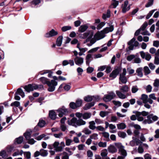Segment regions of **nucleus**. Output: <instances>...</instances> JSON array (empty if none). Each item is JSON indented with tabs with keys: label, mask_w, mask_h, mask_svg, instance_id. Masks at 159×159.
<instances>
[{
	"label": "nucleus",
	"mask_w": 159,
	"mask_h": 159,
	"mask_svg": "<svg viewBox=\"0 0 159 159\" xmlns=\"http://www.w3.org/2000/svg\"><path fill=\"white\" fill-rule=\"evenodd\" d=\"M137 116V120L139 121H142L144 124H150L154 122L157 120L158 117L156 115H154L153 114H151L147 117V119L144 120L143 117L141 116V115L138 112L136 113Z\"/></svg>",
	"instance_id": "f257e3e1"
},
{
	"label": "nucleus",
	"mask_w": 159,
	"mask_h": 159,
	"mask_svg": "<svg viewBox=\"0 0 159 159\" xmlns=\"http://www.w3.org/2000/svg\"><path fill=\"white\" fill-rule=\"evenodd\" d=\"M39 80L43 84H47L49 86L48 90L49 92L53 91L55 89V86L57 84V82L55 80H52L50 82L47 78L43 77L40 78Z\"/></svg>",
	"instance_id": "f03ea898"
},
{
	"label": "nucleus",
	"mask_w": 159,
	"mask_h": 159,
	"mask_svg": "<svg viewBox=\"0 0 159 159\" xmlns=\"http://www.w3.org/2000/svg\"><path fill=\"white\" fill-rule=\"evenodd\" d=\"M113 30L114 27L112 25L109 27H106L100 32L97 33L94 35V38L97 40H100L105 36V34L108 33L109 32H112Z\"/></svg>",
	"instance_id": "7ed1b4c3"
},
{
	"label": "nucleus",
	"mask_w": 159,
	"mask_h": 159,
	"mask_svg": "<svg viewBox=\"0 0 159 159\" xmlns=\"http://www.w3.org/2000/svg\"><path fill=\"white\" fill-rule=\"evenodd\" d=\"M93 32L92 31H87L83 34H81L80 37L81 39H85L88 37V38L86 39V42H88L90 40V43H91L90 45H92L94 43L97 41L94 38L91 39L93 35Z\"/></svg>",
	"instance_id": "20e7f679"
},
{
	"label": "nucleus",
	"mask_w": 159,
	"mask_h": 159,
	"mask_svg": "<svg viewBox=\"0 0 159 159\" xmlns=\"http://www.w3.org/2000/svg\"><path fill=\"white\" fill-rule=\"evenodd\" d=\"M116 147L118 149V152L120 156H118L117 159H125L127 155L126 151L124 149V147L120 143H115Z\"/></svg>",
	"instance_id": "39448f33"
},
{
	"label": "nucleus",
	"mask_w": 159,
	"mask_h": 159,
	"mask_svg": "<svg viewBox=\"0 0 159 159\" xmlns=\"http://www.w3.org/2000/svg\"><path fill=\"white\" fill-rule=\"evenodd\" d=\"M86 122L81 119H79L77 120L75 117H73L70 120V125H72L75 127L86 124Z\"/></svg>",
	"instance_id": "423d86ee"
},
{
	"label": "nucleus",
	"mask_w": 159,
	"mask_h": 159,
	"mask_svg": "<svg viewBox=\"0 0 159 159\" xmlns=\"http://www.w3.org/2000/svg\"><path fill=\"white\" fill-rule=\"evenodd\" d=\"M126 74V70L125 68H124L123 69L122 72L120 74L119 80L121 83L119 82V84H121L122 83L125 84L127 83V80L125 76Z\"/></svg>",
	"instance_id": "0eeeda50"
},
{
	"label": "nucleus",
	"mask_w": 159,
	"mask_h": 159,
	"mask_svg": "<svg viewBox=\"0 0 159 159\" xmlns=\"http://www.w3.org/2000/svg\"><path fill=\"white\" fill-rule=\"evenodd\" d=\"M53 146L56 152H61L65 146L64 142H61L60 144L58 142L55 141L53 144Z\"/></svg>",
	"instance_id": "6e6552de"
},
{
	"label": "nucleus",
	"mask_w": 159,
	"mask_h": 159,
	"mask_svg": "<svg viewBox=\"0 0 159 159\" xmlns=\"http://www.w3.org/2000/svg\"><path fill=\"white\" fill-rule=\"evenodd\" d=\"M128 44L129 46V48L130 50H132L134 47H137L139 44V42L136 41L135 38H133L128 43Z\"/></svg>",
	"instance_id": "1a4fd4ad"
},
{
	"label": "nucleus",
	"mask_w": 159,
	"mask_h": 159,
	"mask_svg": "<svg viewBox=\"0 0 159 159\" xmlns=\"http://www.w3.org/2000/svg\"><path fill=\"white\" fill-rule=\"evenodd\" d=\"M116 96V95L113 92H111L108 94L104 95L103 100L105 102H108L112 100Z\"/></svg>",
	"instance_id": "9d476101"
},
{
	"label": "nucleus",
	"mask_w": 159,
	"mask_h": 159,
	"mask_svg": "<svg viewBox=\"0 0 159 159\" xmlns=\"http://www.w3.org/2000/svg\"><path fill=\"white\" fill-rule=\"evenodd\" d=\"M58 113V116L60 117H62L64 115H66L68 112V110L64 106L59 108L57 110Z\"/></svg>",
	"instance_id": "9b49d317"
},
{
	"label": "nucleus",
	"mask_w": 159,
	"mask_h": 159,
	"mask_svg": "<svg viewBox=\"0 0 159 159\" xmlns=\"http://www.w3.org/2000/svg\"><path fill=\"white\" fill-rule=\"evenodd\" d=\"M38 85H33L31 84H29L27 85H26L24 87V89L25 90L28 92H30V91H32L34 90L37 89L38 88Z\"/></svg>",
	"instance_id": "f8f14e48"
},
{
	"label": "nucleus",
	"mask_w": 159,
	"mask_h": 159,
	"mask_svg": "<svg viewBox=\"0 0 159 159\" xmlns=\"http://www.w3.org/2000/svg\"><path fill=\"white\" fill-rule=\"evenodd\" d=\"M58 34L57 31H55L54 29H52L49 32L45 34V37L46 38H49L56 36Z\"/></svg>",
	"instance_id": "ddd939ff"
},
{
	"label": "nucleus",
	"mask_w": 159,
	"mask_h": 159,
	"mask_svg": "<svg viewBox=\"0 0 159 159\" xmlns=\"http://www.w3.org/2000/svg\"><path fill=\"white\" fill-rule=\"evenodd\" d=\"M141 99L143 100V102L144 103H146L147 102H149V103L152 104L153 103V101L152 100H150L148 98V96L147 95L143 94L141 96Z\"/></svg>",
	"instance_id": "4468645a"
},
{
	"label": "nucleus",
	"mask_w": 159,
	"mask_h": 159,
	"mask_svg": "<svg viewBox=\"0 0 159 159\" xmlns=\"http://www.w3.org/2000/svg\"><path fill=\"white\" fill-rule=\"evenodd\" d=\"M74 61L76 65L80 66L84 62V59L81 57H77L74 58Z\"/></svg>",
	"instance_id": "2eb2a0df"
},
{
	"label": "nucleus",
	"mask_w": 159,
	"mask_h": 159,
	"mask_svg": "<svg viewBox=\"0 0 159 159\" xmlns=\"http://www.w3.org/2000/svg\"><path fill=\"white\" fill-rule=\"evenodd\" d=\"M108 150L109 152L112 153H114L117 151V149L113 145H110L108 148Z\"/></svg>",
	"instance_id": "dca6fc26"
},
{
	"label": "nucleus",
	"mask_w": 159,
	"mask_h": 159,
	"mask_svg": "<svg viewBox=\"0 0 159 159\" xmlns=\"http://www.w3.org/2000/svg\"><path fill=\"white\" fill-rule=\"evenodd\" d=\"M88 28V26L86 24L81 25L78 29V31L81 33H83Z\"/></svg>",
	"instance_id": "f3484780"
},
{
	"label": "nucleus",
	"mask_w": 159,
	"mask_h": 159,
	"mask_svg": "<svg viewBox=\"0 0 159 159\" xmlns=\"http://www.w3.org/2000/svg\"><path fill=\"white\" fill-rule=\"evenodd\" d=\"M49 117L53 120H55L57 117V115L56 112L53 111H50L49 113Z\"/></svg>",
	"instance_id": "a211bd4d"
},
{
	"label": "nucleus",
	"mask_w": 159,
	"mask_h": 159,
	"mask_svg": "<svg viewBox=\"0 0 159 159\" xmlns=\"http://www.w3.org/2000/svg\"><path fill=\"white\" fill-rule=\"evenodd\" d=\"M119 72L118 70L116 69L113 70L111 73L110 74V77L112 78V79L115 78L117 75L119 74Z\"/></svg>",
	"instance_id": "6ab92c4d"
},
{
	"label": "nucleus",
	"mask_w": 159,
	"mask_h": 159,
	"mask_svg": "<svg viewBox=\"0 0 159 159\" xmlns=\"http://www.w3.org/2000/svg\"><path fill=\"white\" fill-rule=\"evenodd\" d=\"M116 93L118 97L120 98L124 99L126 98V96L125 95L119 91H116Z\"/></svg>",
	"instance_id": "aec40b11"
},
{
	"label": "nucleus",
	"mask_w": 159,
	"mask_h": 159,
	"mask_svg": "<svg viewBox=\"0 0 159 159\" xmlns=\"http://www.w3.org/2000/svg\"><path fill=\"white\" fill-rule=\"evenodd\" d=\"M143 68L139 67L136 70V72L138 76L142 77L143 76V73L142 72Z\"/></svg>",
	"instance_id": "412c9836"
},
{
	"label": "nucleus",
	"mask_w": 159,
	"mask_h": 159,
	"mask_svg": "<svg viewBox=\"0 0 159 159\" xmlns=\"http://www.w3.org/2000/svg\"><path fill=\"white\" fill-rule=\"evenodd\" d=\"M63 39V37L62 36H60L58 37L57 40L56 45L58 46H60L62 43Z\"/></svg>",
	"instance_id": "4be33fe9"
},
{
	"label": "nucleus",
	"mask_w": 159,
	"mask_h": 159,
	"mask_svg": "<svg viewBox=\"0 0 159 159\" xmlns=\"http://www.w3.org/2000/svg\"><path fill=\"white\" fill-rule=\"evenodd\" d=\"M40 3V0H33L31 2V7L33 8L35 7Z\"/></svg>",
	"instance_id": "5701e85b"
},
{
	"label": "nucleus",
	"mask_w": 159,
	"mask_h": 159,
	"mask_svg": "<svg viewBox=\"0 0 159 159\" xmlns=\"http://www.w3.org/2000/svg\"><path fill=\"white\" fill-rule=\"evenodd\" d=\"M95 103L94 102H92L89 103H88L85 105L84 107V110H87L90 108L91 107L93 106L94 105Z\"/></svg>",
	"instance_id": "b1692460"
},
{
	"label": "nucleus",
	"mask_w": 159,
	"mask_h": 159,
	"mask_svg": "<svg viewBox=\"0 0 159 159\" xmlns=\"http://www.w3.org/2000/svg\"><path fill=\"white\" fill-rule=\"evenodd\" d=\"M89 127L92 130H94L96 129V127L95 126V123L94 121H92L89 122Z\"/></svg>",
	"instance_id": "393cba45"
},
{
	"label": "nucleus",
	"mask_w": 159,
	"mask_h": 159,
	"mask_svg": "<svg viewBox=\"0 0 159 159\" xmlns=\"http://www.w3.org/2000/svg\"><path fill=\"white\" fill-rule=\"evenodd\" d=\"M92 116V114L90 112H86L83 114V118L84 120H87L90 118Z\"/></svg>",
	"instance_id": "a878e982"
},
{
	"label": "nucleus",
	"mask_w": 159,
	"mask_h": 159,
	"mask_svg": "<svg viewBox=\"0 0 159 159\" xmlns=\"http://www.w3.org/2000/svg\"><path fill=\"white\" fill-rule=\"evenodd\" d=\"M119 2L116 0H112L111 1V7L112 8H116L118 5Z\"/></svg>",
	"instance_id": "bb28decb"
},
{
	"label": "nucleus",
	"mask_w": 159,
	"mask_h": 159,
	"mask_svg": "<svg viewBox=\"0 0 159 159\" xmlns=\"http://www.w3.org/2000/svg\"><path fill=\"white\" fill-rule=\"evenodd\" d=\"M111 16V11L109 10H108L107 11L106 14H103L102 18L105 20L107 18H109Z\"/></svg>",
	"instance_id": "cd10ccee"
},
{
	"label": "nucleus",
	"mask_w": 159,
	"mask_h": 159,
	"mask_svg": "<svg viewBox=\"0 0 159 159\" xmlns=\"http://www.w3.org/2000/svg\"><path fill=\"white\" fill-rule=\"evenodd\" d=\"M129 89V87L126 85H125L123 86H121L120 88V90L124 93H126L128 92Z\"/></svg>",
	"instance_id": "c85d7f7f"
},
{
	"label": "nucleus",
	"mask_w": 159,
	"mask_h": 159,
	"mask_svg": "<svg viewBox=\"0 0 159 159\" xmlns=\"http://www.w3.org/2000/svg\"><path fill=\"white\" fill-rule=\"evenodd\" d=\"M16 93H17L18 94L21 96L22 98H24L25 96L24 92L21 88L18 89Z\"/></svg>",
	"instance_id": "c756f323"
},
{
	"label": "nucleus",
	"mask_w": 159,
	"mask_h": 159,
	"mask_svg": "<svg viewBox=\"0 0 159 159\" xmlns=\"http://www.w3.org/2000/svg\"><path fill=\"white\" fill-rule=\"evenodd\" d=\"M144 75H147L151 73V71L149 67L147 66H145L143 68Z\"/></svg>",
	"instance_id": "7c9ffc66"
},
{
	"label": "nucleus",
	"mask_w": 159,
	"mask_h": 159,
	"mask_svg": "<svg viewBox=\"0 0 159 159\" xmlns=\"http://www.w3.org/2000/svg\"><path fill=\"white\" fill-rule=\"evenodd\" d=\"M40 151L41 156L44 157H46L47 156L48 153L47 151L42 149L40 150Z\"/></svg>",
	"instance_id": "2f4dec72"
},
{
	"label": "nucleus",
	"mask_w": 159,
	"mask_h": 159,
	"mask_svg": "<svg viewBox=\"0 0 159 159\" xmlns=\"http://www.w3.org/2000/svg\"><path fill=\"white\" fill-rule=\"evenodd\" d=\"M117 127L118 129H124L126 128V125L125 123H121L117 125Z\"/></svg>",
	"instance_id": "473e14b6"
},
{
	"label": "nucleus",
	"mask_w": 159,
	"mask_h": 159,
	"mask_svg": "<svg viewBox=\"0 0 159 159\" xmlns=\"http://www.w3.org/2000/svg\"><path fill=\"white\" fill-rule=\"evenodd\" d=\"M32 131H27L24 134V136L26 140L29 139L31 137Z\"/></svg>",
	"instance_id": "72a5a7b5"
},
{
	"label": "nucleus",
	"mask_w": 159,
	"mask_h": 159,
	"mask_svg": "<svg viewBox=\"0 0 159 159\" xmlns=\"http://www.w3.org/2000/svg\"><path fill=\"white\" fill-rule=\"evenodd\" d=\"M135 56V57L134 58V60H133V63H136L137 64L140 63L141 62L140 58L137 56V54H136Z\"/></svg>",
	"instance_id": "f704fd0d"
},
{
	"label": "nucleus",
	"mask_w": 159,
	"mask_h": 159,
	"mask_svg": "<svg viewBox=\"0 0 159 159\" xmlns=\"http://www.w3.org/2000/svg\"><path fill=\"white\" fill-rule=\"evenodd\" d=\"M45 121L43 120L40 119L38 125L40 127H43L45 125Z\"/></svg>",
	"instance_id": "c9c22d12"
},
{
	"label": "nucleus",
	"mask_w": 159,
	"mask_h": 159,
	"mask_svg": "<svg viewBox=\"0 0 159 159\" xmlns=\"http://www.w3.org/2000/svg\"><path fill=\"white\" fill-rule=\"evenodd\" d=\"M23 140V137L21 136H20L19 138L16 139L15 143H16L18 144H20L22 142Z\"/></svg>",
	"instance_id": "e433bc0d"
},
{
	"label": "nucleus",
	"mask_w": 159,
	"mask_h": 159,
	"mask_svg": "<svg viewBox=\"0 0 159 159\" xmlns=\"http://www.w3.org/2000/svg\"><path fill=\"white\" fill-rule=\"evenodd\" d=\"M84 100L87 102H90L93 100V96L88 95L84 98Z\"/></svg>",
	"instance_id": "4c0bfd02"
},
{
	"label": "nucleus",
	"mask_w": 159,
	"mask_h": 159,
	"mask_svg": "<svg viewBox=\"0 0 159 159\" xmlns=\"http://www.w3.org/2000/svg\"><path fill=\"white\" fill-rule=\"evenodd\" d=\"M122 12L123 13H125L130 9V6H129L127 7L123 5L122 6Z\"/></svg>",
	"instance_id": "58836bf2"
},
{
	"label": "nucleus",
	"mask_w": 159,
	"mask_h": 159,
	"mask_svg": "<svg viewBox=\"0 0 159 159\" xmlns=\"http://www.w3.org/2000/svg\"><path fill=\"white\" fill-rule=\"evenodd\" d=\"M118 134L119 137L122 138H124L126 136V133L120 131L118 132Z\"/></svg>",
	"instance_id": "ea45409f"
},
{
	"label": "nucleus",
	"mask_w": 159,
	"mask_h": 159,
	"mask_svg": "<svg viewBox=\"0 0 159 159\" xmlns=\"http://www.w3.org/2000/svg\"><path fill=\"white\" fill-rule=\"evenodd\" d=\"M135 57V56L134 55L131 54L130 55L128 56L126 58V59L127 61H130L133 59H134V58Z\"/></svg>",
	"instance_id": "a19ab883"
},
{
	"label": "nucleus",
	"mask_w": 159,
	"mask_h": 159,
	"mask_svg": "<svg viewBox=\"0 0 159 159\" xmlns=\"http://www.w3.org/2000/svg\"><path fill=\"white\" fill-rule=\"evenodd\" d=\"M82 132L85 134H89L91 133V131L87 128H84Z\"/></svg>",
	"instance_id": "79ce46f5"
},
{
	"label": "nucleus",
	"mask_w": 159,
	"mask_h": 159,
	"mask_svg": "<svg viewBox=\"0 0 159 159\" xmlns=\"http://www.w3.org/2000/svg\"><path fill=\"white\" fill-rule=\"evenodd\" d=\"M15 150V147L12 145L9 146L7 147V151L8 152H11L14 151Z\"/></svg>",
	"instance_id": "37998d69"
},
{
	"label": "nucleus",
	"mask_w": 159,
	"mask_h": 159,
	"mask_svg": "<svg viewBox=\"0 0 159 159\" xmlns=\"http://www.w3.org/2000/svg\"><path fill=\"white\" fill-rule=\"evenodd\" d=\"M25 157L27 159H29L30 158L31 153L29 152H25L24 153Z\"/></svg>",
	"instance_id": "c03bdc74"
},
{
	"label": "nucleus",
	"mask_w": 159,
	"mask_h": 159,
	"mask_svg": "<svg viewBox=\"0 0 159 159\" xmlns=\"http://www.w3.org/2000/svg\"><path fill=\"white\" fill-rule=\"evenodd\" d=\"M75 103L77 107H80L82 104V100L80 99H77Z\"/></svg>",
	"instance_id": "a18cd8bd"
},
{
	"label": "nucleus",
	"mask_w": 159,
	"mask_h": 159,
	"mask_svg": "<svg viewBox=\"0 0 159 159\" xmlns=\"http://www.w3.org/2000/svg\"><path fill=\"white\" fill-rule=\"evenodd\" d=\"M90 138L91 139L94 140H97L98 139V134H97L94 133L91 135Z\"/></svg>",
	"instance_id": "49530a36"
},
{
	"label": "nucleus",
	"mask_w": 159,
	"mask_h": 159,
	"mask_svg": "<svg viewBox=\"0 0 159 159\" xmlns=\"http://www.w3.org/2000/svg\"><path fill=\"white\" fill-rule=\"evenodd\" d=\"M98 145L100 147L105 148L107 146V143L106 142H99L98 143Z\"/></svg>",
	"instance_id": "de8ad7c7"
},
{
	"label": "nucleus",
	"mask_w": 159,
	"mask_h": 159,
	"mask_svg": "<svg viewBox=\"0 0 159 159\" xmlns=\"http://www.w3.org/2000/svg\"><path fill=\"white\" fill-rule=\"evenodd\" d=\"M155 11V10H153L150 11L146 16V19H149L152 15V14Z\"/></svg>",
	"instance_id": "09e8293b"
},
{
	"label": "nucleus",
	"mask_w": 159,
	"mask_h": 159,
	"mask_svg": "<svg viewBox=\"0 0 159 159\" xmlns=\"http://www.w3.org/2000/svg\"><path fill=\"white\" fill-rule=\"evenodd\" d=\"M105 25L104 22H101L99 24L97 27V29L98 30L101 29Z\"/></svg>",
	"instance_id": "8fccbe9b"
},
{
	"label": "nucleus",
	"mask_w": 159,
	"mask_h": 159,
	"mask_svg": "<svg viewBox=\"0 0 159 159\" xmlns=\"http://www.w3.org/2000/svg\"><path fill=\"white\" fill-rule=\"evenodd\" d=\"M148 25V24L147 22H145L139 29L142 30H144L146 29Z\"/></svg>",
	"instance_id": "3c124183"
},
{
	"label": "nucleus",
	"mask_w": 159,
	"mask_h": 159,
	"mask_svg": "<svg viewBox=\"0 0 159 159\" xmlns=\"http://www.w3.org/2000/svg\"><path fill=\"white\" fill-rule=\"evenodd\" d=\"M141 115L143 116H148L149 115V112H148L146 111H143L141 112H138Z\"/></svg>",
	"instance_id": "603ef678"
},
{
	"label": "nucleus",
	"mask_w": 159,
	"mask_h": 159,
	"mask_svg": "<svg viewBox=\"0 0 159 159\" xmlns=\"http://www.w3.org/2000/svg\"><path fill=\"white\" fill-rule=\"evenodd\" d=\"M138 90V88L137 86H134L131 89V91L132 93H135Z\"/></svg>",
	"instance_id": "864d4df0"
},
{
	"label": "nucleus",
	"mask_w": 159,
	"mask_h": 159,
	"mask_svg": "<svg viewBox=\"0 0 159 159\" xmlns=\"http://www.w3.org/2000/svg\"><path fill=\"white\" fill-rule=\"evenodd\" d=\"M20 105V102L18 101H15L12 102L11 104V106H15L16 107H18Z\"/></svg>",
	"instance_id": "5fc2aeb1"
},
{
	"label": "nucleus",
	"mask_w": 159,
	"mask_h": 159,
	"mask_svg": "<svg viewBox=\"0 0 159 159\" xmlns=\"http://www.w3.org/2000/svg\"><path fill=\"white\" fill-rule=\"evenodd\" d=\"M154 86L157 88H158L159 86V80L158 79H156L153 83Z\"/></svg>",
	"instance_id": "6e6d98bb"
},
{
	"label": "nucleus",
	"mask_w": 159,
	"mask_h": 159,
	"mask_svg": "<svg viewBox=\"0 0 159 159\" xmlns=\"http://www.w3.org/2000/svg\"><path fill=\"white\" fill-rule=\"evenodd\" d=\"M127 70L128 72V73L129 75L133 74L134 73V70L133 69H131V68L130 67H127Z\"/></svg>",
	"instance_id": "4d7b16f0"
},
{
	"label": "nucleus",
	"mask_w": 159,
	"mask_h": 159,
	"mask_svg": "<svg viewBox=\"0 0 159 159\" xmlns=\"http://www.w3.org/2000/svg\"><path fill=\"white\" fill-rule=\"evenodd\" d=\"M112 102L117 107H120L121 105V102L119 101L113 100L112 101Z\"/></svg>",
	"instance_id": "13d9d810"
},
{
	"label": "nucleus",
	"mask_w": 159,
	"mask_h": 159,
	"mask_svg": "<svg viewBox=\"0 0 159 159\" xmlns=\"http://www.w3.org/2000/svg\"><path fill=\"white\" fill-rule=\"evenodd\" d=\"M132 139H135L136 145H138L142 143V142L138 139L136 138L135 137H133Z\"/></svg>",
	"instance_id": "bf43d9fd"
},
{
	"label": "nucleus",
	"mask_w": 159,
	"mask_h": 159,
	"mask_svg": "<svg viewBox=\"0 0 159 159\" xmlns=\"http://www.w3.org/2000/svg\"><path fill=\"white\" fill-rule=\"evenodd\" d=\"M0 155L2 156L3 158H5L7 157L6 151L4 150L0 152Z\"/></svg>",
	"instance_id": "052dcab7"
},
{
	"label": "nucleus",
	"mask_w": 159,
	"mask_h": 159,
	"mask_svg": "<svg viewBox=\"0 0 159 159\" xmlns=\"http://www.w3.org/2000/svg\"><path fill=\"white\" fill-rule=\"evenodd\" d=\"M77 71L79 75H81L83 72V69L80 67H79L77 68Z\"/></svg>",
	"instance_id": "680f3d73"
},
{
	"label": "nucleus",
	"mask_w": 159,
	"mask_h": 159,
	"mask_svg": "<svg viewBox=\"0 0 159 159\" xmlns=\"http://www.w3.org/2000/svg\"><path fill=\"white\" fill-rule=\"evenodd\" d=\"M108 114V112L106 111H101L100 113V116L102 117H104Z\"/></svg>",
	"instance_id": "e2e57ef3"
},
{
	"label": "nucleus",
	"mask_w": 159,
	"mask_h": 159,
	"mask_svg": "<svg viewBox=\"0 0 159 159\" xmlns=\"http://www.w3.org/2000/svg\"><path fill=\"white\" fill-rule=\"evenodd\" d=\"M61 30L63 32H65L70 30V26H64L62 27Z\"/></svg>",
	"instance_id": "0e129e2a"
},
{
	"label": "nucleus",
	"mask_w": 159,
	"mask_h": 159,
	"mask_svg": "<svg viewBox=\"0 0 159 159\" xmlns=\"http://www.w3.org/2000/svg\"><path fill=\"white\" fill-rule=\"evenodd\" d=\"M99 48V47H98L95 48H93L92 49H91L89 50L88 52L89 53H93L97 51L98 49Z\"/></svg>",
	"instance_id": "69168bd1"
},
{
	"label": "nucleus",
	"mask_w": 159,
	"mask_h": 159,
	"mask_svg": "<svg viewBox=\"0 0 159 159\" xmlns=\"http://www.w3.org/2000/svg\"><path fill=\"white\" fill-rule=\"evenodd\" d=\"M153 3V0H149L148 2L146 5V7H148L152 6Z\"/></svg>",
	"instance_id": "338daca9"
},
{
	"label": "nucleus",
	"mask_w": 159,
	"mask_h": 159,
	"mask_svg": "<svg viewBox=\"0 0 159 159\" xmlns=\"http://www.w3.org/2000/svg\"><path fill=\"white\" fill-rule=\"evenodd\" d=\"M156 134L154 135V137L156 138H159V129H157L155 132Z\"/></svg>",
	"instance_id": "774afa93"
}]
</instances>
